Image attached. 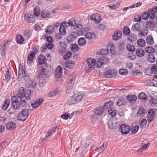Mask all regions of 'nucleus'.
<instances>
[{
    "instance_id": "nucleus-1",
    "label": "nucleus",
    "mask_w": 157,
    "mask_h": 157,
    "mask_svg": "<svg viewBox=\"0 0 157 157\" xmlns=\"http://www.w3.org/2000/svg\"><path fill=\"white\" fill-rule=\"evenodd\" d=\"M31 90L29 89L26 90L23 87L20 88L17 93L18 98L14 100L13 98L11 105L14 109H18L21 105L24 106L26 104L25 99L29 100L30 99Z\"/></svg>"
},
{
    "instance_id": "nucleus-2",
    "label": "nucleus",
    "mask_w": 157,
    "mask_h": 157,
    "mask_svg": "<svg viewBox=\"0 0 157 157\" xmlns=\"http://www.w3.org/2000/svg\"><path fill=\"white\" fill-rule=\"evenodd\" d=\"M47 73V69L42 66L37 76L38 78L40 79L39 85L41 86H44L48 79V75Z\"/></svg>"
},
{
    "instance_id": "nucleus-3",
    "label": "nucleus",
    "mask_w": 157,
    "mask_h": 157,
    "mask_svg": "<svg viewBox=\"0 0 157 157\" xmlns=\"http://www.w3.org/2000/svg\"><path fill=\"white\" fill-rule=\"evenodd\" d=\"M83 96L80 93L75 94L70 97L67 101L68 105H72L79 102L82 98Z\"/></svg>"
},
{
    "instance_id": "nucleus-4",
    "label": "nucleus",
    "mask_w": 157,
    "mask_h": 157,
    "mask_svg": "<svg viewBox=\"0 0 157 157\" xmlns=\"http://www.w3.org/2000/svg\"><path fill=\"white\" fill-rule=\"evenodd\" d=\"M45 39L48 43L42 46L41 48V51L44 54H45L47 57L49 56V53L47 52L49 50V36L46 34H44L42 36V38Z\"/></svg>"
},
{
    "instance_id": "nucleus-5",
    "label": "nucleus",
    "mask_w": 157,
    "mask_h": 157,
    "mask_svg": "<svg viewBox=\"0 0 157 157\" xmlns=\"http://www.w3.org/2000/svg\"><path fill=\"white\" fill-rule=\"evenodd\" d=\"M29 115V113L28 109H23L19 114L17 117V119L20 121H25L28 117Z\"/></svg>"
},
{
    "instance_id": "nucleus-6",
    "label": "nucleus",
    "mask_w": 157,
    "mask_h": 157,
    "mask_svg": "<svg viewBox=\"0 0 157 157\" xmlns=\"http://www.w3.org/2000/svg\"><path fill=\"white\" fill-rule=\"evenodd\" d=\"M130 130V128L129 126L122 124L120 126V131L122 134L125 135L129 132Z\"/></svg>"
},
{
    "instance_id": "nucleus-7",
    "label": "nucleus",
    "mask_w": 157,
    "mask_h": 157,
    "mask_svg": "<svg viewBox=\"0 0 157 157\" xmlns=\"http://www.w3.org/2000/svg\"><path fill=\"white\" fill-rule=\"evenodd\" d=\"M9 44L10 42L9 41H6L2 44L0 51L2 55L4 56L6 54V50L9 47Z\"/></svg>"
},
{
    "instance_id": "nucleus-8",
    "label": "nucleus",
    "mask_w": 157,
    "mask_h": 157,
    "mask_svg": "<svg viewBox=\"0 0 157 157\" xmlns=\"http://www.w3.org/2000/svg\"><path fill=\"white\" fill-rule=\"evenodd\" d=\"M62 24H63L66 27L71 26V27L74 26L76 24V21L73 18L70 19L68 22H66L65 21L62 22Z\"/></svg>"
},
{
    "instance_id": "nucleus-9",
    "label": "nucleus",
    "mask_w": 157,
    "mask_h": 157,
    "mask_svg": "<svg viewBox=\"0 0 157 157\" xmlns=\"http://www.w3.org/2000/svg\"><path fill=\"white\" fill-rule=\"evenodd\" d=\"M75 29L77 31L76 33L78 35H83L85 32V30L82 26L80 24H76L75 26Z\"/></svg>"
},
{
    "instance_id": "nucleus-10",
    "label": "nucleus",
    "mask_w": 157,
    "mask_h": 157,
    "mask_svg": "<svg viewBox=\"0 0 157 157\" xmlns=\"http://www.w3.org/2000/svg\"><path fill=\"white\" fill-rule=\"evenodd\" d=\"M60 47L58 50V53L63 55L66 53L67 49L66 48V46L65 44L63 43L60 42L59 43Z\"/></svg>"
},
{
    "instance_id": "nucleus-11",
    "label": "nucleus",
    "mask_w": 157,
    "mask_h": 157,
    "mask_svg": "<svg viewBox=\"0 0 157 157\" xmlns=\"http://www.w3.org/2000/svg\"><path fill=\"white\" fill-rule=\"evenodd\" d=\"M77 36L76 32H72L67 36V40L68 42H72L76 39Z\"/></svg>"
},
{
    "instance_id": "nucleus-12",
    "label": "nucleus",
    "mask_w": 157,
    "mask_h": 157,
    "mask_svg": "<svg viewBox=\"0 0 157 157\" xmlns=\"http://www.w3.org/2000/svg\"><path fill=\"white\" fill-rule=\"evenodd\" d=\"M25 72L26 70L25 66L23 64H20L18 71V75L20 76V77L22 78L24 76L26 77Z\"/></svg>"
},
{
    "instance_id": "nucleus-13",
    "label": "nucleus",
    "mask_w": 157,
    "mask_h": 157,
    "mask_svg": "<svg viewBox=\"0 0 157 157\" xmlns=\"http://www.w3.org/2000/svg\"><path fill=\"white\" fill-rule=\"evenodd\" d=\"M106 58V57L104 56L100 57L98 58L96 63V67H100L104 63H105Z\"/></svg>"
},
{
    "instance_id": "nucleus-14",
    "label": "nucleus",
    "mask_w": 157,
    "mask_h": 157,
    "mask_svg": "<svg viewBox=\"0 0 157 157\" xmlns=\"http://www.w3.org/2000/svg\"><path fill=\"white\" fill-rule=\"evenodd\" d=\"M90 19L96 23H99L101 20V16L98 13H95L92 15L90 17Z\"/></svg>"
},
{
    "instance_id": "nucleus-15",
    "label": "nucleus",
    "mask_w": 157,
    "mask_h": 157,
    "mask_svg": "<svg viewBox=\"0 0 157 157\" xmlns=\"http://www.w3.org/2000/svg\"><path fill=\"white\" fill-rule=\"evenodd\" d=\"M117 73L113 70H110L107 71L105 72V76L107 78H112L115 77Z\"/></svg>"
},
{
    "instance_id": "nucleus-16",
    "label": "nucleus",
    "mask_w": 157,
    "mask_h": 157,
    "mask_svg": "<svg viewBox=\"0 0 157 157\" xmlns=\"http://www.w3.org/2000/svg\"><path fill=\"white\" fill-rule=\"evenodd\" d=\"M146 59L150 63H154L155 61V57L153 53H149L146 55Z\"/></svg>"
},
{
    "instance_id": "nucleus-17",
    "label": "nucleus",
    "mask_w": 157,
    "mask_h": 157,
    "mask_svg": "<svg viewBox=\"0 0 157 157\" xmlns=\"http://www.w3.org/2000/svg\"><path fill=\"white\" fill-rule=\"evenodd\" d=\"M74 80L73 78L71 79L67 83V90L66 92L68 94L71 90L73 88L74 85Z\"/></svg>"
},
{
    "instance_id": "nucleus-18",
    "label": "nucleus",
    "mask_w": 157,
    "mask_h": 157,
    "mask_svg": "<svg viewBox=\"0 0 157 157\" xmlns=\"http://www.w3.org/2000/svg\"><path fill=\"white\" fill-rule=\"evenodd\" d=\"M155 116L154 111L151 110L148 112L147 115V120L149 122H151L154 120Z\"/></svg>"
},
{
    "instance_id": "nucleus-19",
    "label": "nucleus",
    "mask_w": 157,
    "mask_h": 157,
    "mask_svg": "<svg viewBox=\"0 0 157 157\" xmlns=\"http://www.w3.org/2000/svg\"><path fill=\"white\" fill-rule=\"evenodd\" d=\"M24 16L28 22L29 23H33L35 21L34 16L32 14H30L28 13L26 14Z\"/></svg>"
},
{
    "instance_id": "nucleus-20",
    "label": "nucleus",
    "mask_w": 157,
    "mask_h": 157,
    "mask_svg": "<svg viewBox=\"0 0 157 157\" xmlns=\"http://www.w3.org/2000/svg\"><path fill=\"white\" fill-rule=\"evenodd\" d=\"M43 101V100L42 98H40L36 100L34 103H31L32 106L34 109L36 108L42 104Z\"/></svg>"
},
{
    "instance_id": "nucleus-21",
    "label": "nucleus",
    "mask_w": 157,
    "mask_h": 157,
    "mask_svg": "<svg viewBox=\"0 0 157 157\" xmlns=\"http://www.w3.org/2000/svg\"><path fill=\"white\" fill-rule=\"evenodd\" d=\"M86 62L88 65L89 68H91L96 64V60L95 59H93L91 58H87Z\"/></svg>"
},
{
    "instance_id": "nucleus-22",
    "label": "nucleus",
    "mask_w": 157,
    "mask_h": 157,
    "mask_svg": "<svg viewBox=\"0 0 157 157\" xmlns=\"http://www.w3.org/2000/svg\"><path fill=\"white\" fill-rule=\"evenodd\" d=\"M6 126V129L8 130H12L15 129L16 127L15 123L13 122L7 123Z\"/></svg>"
},
{
    "instance_id": "nucleus-23",
    "label": "nucleus",
    "mask_w": 157,
    "mask_h": 157,
    "mask_svg": "<svg viewBox=\"0 0 157 157\" xmlns=\"http://www.w3.org/2000/svg\"><path fill=\"white\" fill-rule=\"evenodd\" d=\"M147 112V111L144 108L140 107L137 111L136 114L138 116H143Z\"/></svg>"
},
{
    "instance_id": "nucleus-24",
    "label": "nucleus",
    "mask_w": 157,
    "mask_h": 157,
    "mask_svg": "<svg viewBox=\"0 0 157 157\" xmlns=\"http://www.w3.org/2000/svg\"><path fill=\"white\" fill-rule=\"evenodd\" d=\"M122 36V33L120 31L115 32L113 35V39L114 40H118Z\"/></svg>"
},
{
    "instance_id": "nucleus-25",
    "label": "nucleus",
    "mask_w": 157,
    "mask_h": 157,
    "mask_svg": "<svg viewBox=\"0 0 157 157\" xmlns=\"http://www.w3.org/2000/svg\"><path fill=\"white\" fill-rule=\"evenodd\" d=\"M75 65V62L71 60H68L65 63V66L67 68L69 69L74 67Z\"/></svg>"
},
{
    "instance_id": "nucleus-26",
    "label": "nucleus",
    "mask_w": 157,
    "mask_h": 157,
    "mask_svg": "<svg viewBox=\"0 0 157 157\" xmlns=\"http://www.w3.org/2000/svg\"><path fill=\"white\" fill-rule=\"evenodd\" d=\"M55 74L58 78L60 77L62 73V68L60 65L58 66L55 71Z\"/></svg>"
},
{
    "instance_id": "nucleus-27",
    "label": "nucleus",
    "mask_w": 157,
    "mask_h": 157,
    "mask_svg": "<svg viewBox=\"0 0 157 157\" xmlns=\"http://www.w3.org/2000/svg\"><path fill=\"white\" fill-rule=\"evenodd\" d=\"M35 56V54L32 52L30 53L28 57V59L27 60V63L29 66L31 65V64L33 63V59Z\"/></svg>"
},
{
    "instance_id": "nucleus-28",
    "label": "nucleus",
    "mask_w": 157,
    "mask_h": 157,
    "mask_svg": "<svg viewBox=\"0 0 157 157\" xmlns=\"http://www.w3.org/2000/svg\"><path fill=\"white\" fill-rule=\"evenodd\" d=\"M113 105V102L111 101L107 102L104 104L103 106V108L104 109H107V110L110 109H112V106Z\"/></svg>"
},
{
    "instance_id": "nucleus-29",
    "label": "nucleus",
    "mask_w": 157,
    "mask_h": 157,
    "mask_svg": "<svg viewBox=\"0 0 157 157\" xmlns=\"http://www.w3.org/2000/svg\"><path fill=\"white\" fill-rule=\"evenodd\" d=\"M104 109L102 106H100L94 110L95 114L98 116H100L104 112Z\"/></svg>"
},
{
    "instance_id": "nucleus-30",
    "label": "nucleus",
    "mask_w": 157,
    "mask_h": 157,
    "mask_svg": "<svg viewBox=\"0 0 157 157\" xmlns=\"http://www.w3.org/2000/svg\"><path fill=\"white\" fill-rule=\"evenodd\" d=\"M85 36L86 39L90 40H92L95 37V33L93 32L87 33L85 34Z\"/></svg>"
},
{
    "instance_id": "nucleus-31",
    "label": "nucleus",
    "mask_w": 157,
    "mask_h": 157,
    "mask_svg": "<svg viewBox=\"0 0 157 157\" xmlns=\"http://www.w3.org/2000/svg\"><path fill=\"white\" fill-rule=\"evenodd\" d=\"M141 29V25L139 23H136L132 26L131 29L133 31H138L139 32Z\"/></svg>"
},
{
    "instance_id": "nucleus-32",
    "label": "nucleus",
    "mask_w": 157,
    "mask_h": 157,
    "mask_svg": "<svg viewBox=\"0 0 157 157\" xmlns=\"http://www.w3.org/2000/svg\"><path fill=\"white\" fill-rule=\"evenodd\" d=\"M24 39L21 35H17L16 36V41L18 44H21L23 43Z\"/></svg>"
},
{
    "instance_id": "nucleus-33",
    "label": "nucleus",
    "mask_w": 157,
    "mask_h": 157,
    "mask_svg": "<svg viewBox=\"0 0 157 157\" xmlns=\"http://www.w3.org/2000/svg\"><path fill=\"white\" fill-rule=\"evenodd\" d=\"M149 17L151 19H154L155 18V13L154 11L152 9H150L148 10V12Z\"/></svg>"
},
{
    "instance_id": "nucleus-34",
    "label": "nucleus",
    "mask_w": 157,
    "mask_h": 157,
    "mask_svg": "<svg viewBox=\"0 0 157 157\" xmlns=\"http://www.w3.org/2000/svg\"><path fill=\"white\" fill-rule=\"evenodd\" d=\"M142 4V2H138L135 4H132L129 7L124 8L123 9V10L125 11L129 9L139 7Z\"/></svg>"
},
{
    "instance_id": "nucleus-35",
    "label": "nucleus",
    "mask_w": 157,
    "mask_h": 157,
    "mask_svg": "<svg viewBox=\"0 0 157 157\" xmlns=\"http://www.w3.org/2000/svg\"><path fill=\"white\" fill-rule=\"evenodd\" d=\"M116 123L114 121L110 120L108 124L109 128L112 129L116 128L117 127Z\"/></svg>"
},
{
    "instance_id": "nucleus-36",
    "label": "nucleus",
    "mask_w": 157,
    "mask_h": 157,
    "mask_svg": "<svg viewBox=\"0 0 157 157\" xmlns=\"http://www.w3.org/2000/svg\"><path fill=\"white\" fill-rule=\"evenodd\" d=\"M61 90L60 88H57L56 90H53L51 93L50 94V97L54 98L56 95L61 93Z\"/></svg>"
},
{
    "instance_id": "nucleus-37",
    "label": "nucleus",
    "mask_w": 157,
    "mask_h": 157,
    "mask_svg": "<svg viewBox=\"0 0 157 157\" xmlns=\"http://www.w3.org/2000/svg\"><path fill=\"white\" fill-rule=\"evenodd\" d=\"M156 24V22L154 21H147L146 23V25L147 28L148 27L149 28H153Z\"/></svg>"
},
{
    "instance_id": "nucleus-38",
    "label": "nucleus",
    "mask_w": 157,
    "mask_h": 157,
    "mask_svg": "<svg viewBox=\"0 0 157 157\" xmlns=\"http://www.w3.org/2000/svg\"><path fill=\"white\" fill-rule=\"evenodd\" d=\"M60 26V27L59 29V32L62 35H65L66 33L65 26L64 25L62 24L61 23Z\"/></svg>"
},
{
    "instance_id": "nucleus-39",
    "label": "nucleus",
    "mask_w": 157,
    "mask_h": 157,
    "mask_svg": "<svg viewBox=\"0 0 157 157\" xmlns=\"http://www.w3.org/2000/svg\"><path fill=\"white\" fill-rule=\"evenodd\" d=\"M136 54L139 57H142L144 54V52L141 48L137 49L136 50Z\"/></svg>"
},
{
    "instance_id": "nucleus-40",
    "label": "nucleus",
    "mask_w": 157,
    "mask_h": 157,
    "mask_svg": "<svg viewBox=\"0 0 157 157\" xmlns=\"http://www.w3.org/2000/svg\"><path fill=\"white\" fill-rule=\"evenodd\" d=\"M45 58L43 55H40L39 56L38 61L40 64H43L45 63Z\"/></svg>"
},
{
    "instance_id": "nucleus-41",
    "label": "nucleus",
    "mask_w": 157,
    "mask_h": 157,
    "mask_svg": "<svg viewBox=\"0 0 157 157\" xmlns=\"http://www.w3.org/2000/svg\"><path fill=\"white\" fill-rule=\"evenodd\" d=\"M10 103V101L9 99H7L6 100L2 105V109L4 110H6L8 108L9 105Z\"/></svg>"
},
{
    "instance_id": "nucleus-42",
    "label": "nucleus",
    "mask_w": 157,
    "mask_h": 157,
    "mask_svg": "<svg viewBox=\"0 0 157 157\" xmlns=\"http://www.w3.org/2000/svg\"><path fill=\"white\" fill-rule=\"evenodd\" d=\"M128 39L129 41L132 42L136 40V36L134 34L132 33L129 35Z\"/></svg>"
},
{
    "instance_id": "nucleus-43",
    "label": "nucleus",
    "mask_w": 157,
    "mask_h": 157,
    "mask_svg": "<svg viewBox=\"0 0 157 157\" xmlns=\"http://www.w3.org/2000/svg\"><path fill=\"white\" fill-rule=\"evenodd\" d=\"M146 40L147 43L149 45L152 44L154 43L153 39L152 36H147L146 39Z\"/></svg>"
},
{
    "instance_id": "nucleus-44",
    "label": "nucleus",
    "mask_w": 157,
    "mask_h": 157,
    "mask_svg": "<svg viewBox=\"0 0 157 157\" xmlns=\"http://www.w3.org/2000/svg\"><path fill=\"white\" fill-rule=\"evenodd\" d=\"M6 78V80L7 82H8L10 79L11 77L12 78V79H13L12 77V75H11L10 72H9V71L7 70L6 71V75H5Z\"/></svg>"
},
{
    "instance_id": "nucleus-45",
    "label": "nucleus",
    "mask_w": 157,
    "mask_h": 157,
    "mask_svg": "<svg viewBox=\"0 0 157 157\" xmlns=\"http://www.w3.org/2000/svg\"><path fill=\"white\" fill-rule=\"evenodd\" d=\"M126 102L124 98L121 97L119 99V101L117 102V105L118 106H121V105L125 104Z\"/></svg>"
},
{
    "instance_id": "nucleus-46",
    "label": "nucleus",
    "mask_w": 157,
    "mask_h": 157,
    "mask_svg": "<svg viewBox=\"0 0 157 157\" xmlns=\"http://www.w3.org/2000/svg\"><path fill=\"white\" fill-rule=\"evenodd\" d=\"M108 113L110 115L111 117H114L116 115V112L113 108L110 109L108 110Z\"/></svg>"
},
{
    "instance_id": "nucleus-47",
    "label": "nucleus",
    "mask_w": 157,
    "mask_h": 157,
    "mask_svg": "<svg viewBox=\"0 0 157 157\" xmlns=\"http://www.w3.org/2000/svg\"><path fill=\"white\" fill-rule=\"evenodd\" d=\"M115 47L112 44H110L107 47V49L109 53H113L114 52Z\"/></svg>"
},
{
    "instance_id": "nucleus-48",
    "label": "nucleus",
    "mask_w": 157,
    "mask_h": 157,
    "mask_svg": "<svg viewBox=\"0 0 157 157\" xmlns=\"http://www.w3.org/2000/svg\"><path fill=\"white\" fill-rule=\"evenodd\" d=\"M136 98V97L134 95H129L127 96V99L128 101L132 103L135 102Z\"/></svg>"
},
{
    "instance_id": "nucleus-49",
    "label": "nucleus",
    "mask_w": 157,
    "mask_h": 157,
    "mask_svg": "<svg viewBox=\"0 0 157 157\" xmlns=\"http://www.w3.org/2000/svg\"><path fill=\"white\" fill-rule=\"evenodd\" d=\"M145 50L146 52L148 54L153 53L155 52V49L151 47L150 46L145 48Z\"/></svg>"
},
{
    "instance_id": "nucleus-50",
    "label": "nucleus",
    "mask_w": 157,
    "mask_h": 157,
    "mask_svg": "<svg viewBox=\"0 0 157 157\" xmlns=\"http://www.w3.org/2000/svg\"><path fill=\"white\" fill-rule=\"evenodd\" d=\"M147 30L146 29H140L139 35L141 36H146L147 35Z\"/></svg>"
},
{
    "instance_id": "nucleus-51",
    "label": "nucleus",
    "mask_w": 157,
    "mask_h": 157,
    "mask_svg": "<svg viewBox=\"0 0 157 157\" xmlns=\"http://www.w3.org/2000/svg\"><path fill=\"white\" fill-rule=\"evenodd\" d=\"M78 43L80 46H82L85 45L86 43V41L85 38L81 37L78 40Z\"/></svg>"
},
{
    "instance_id": "nucleus-52",
    "label": "nucleus",
    "mask_w": 157,
    "mask_h": 157,
    "mask_svg": "<svg viewBox=\"0 0 157 157\" xmlns=\"http://www.w3.org/2000/svg\"><path fill=\"white\" fill-rule=\"evenodd\" d=\"M137 44L138 46L140 47H144L145 44V42L144 40L142 39H139L137 41Z\"/></svg>"
},
{
    "instance_id": "nucleus-53",
    "label": "nucleus",
    "mask_w": 157,
    "mask_h": 157,
    "mask_svg": "<svg viewBox=\"0 0 157 157\" xmlns=\"http://www.w3.org/2000/svg\"><path fill=\"white\" fill-rule=\"evenodd\" d=\"M147 123V121L146 119H144L141 120L140 122V125L141 128H145Z\"/></svg>"
},
{
    "instance_id": "nucleus-54",
    "label": "nucleus",
    "mask_w": 157,
    "mask_h": 157,
    "mask_svg": "<svg viewBox=\"0 0 157 157\" xmlns=\"http://www.w3.org/2000/svg\"><path fill=\"white\" fill-rule=\"evenodd\" d=\"M40 8L39 7H35L33 10V14L36 17H38L40 15Z\"/></svg>"
},
{
    "instance_id": "nucleus-55",
    "label": "nucleus",
    "mask_w": 157,
    "mask_h": 157,
    "mask_svg": "<svg viewBox=\"0 0 157 157\" xmlns=\"http://www.w3.org/2000/svg\"><path fill=\"white\" fill-rule=\"evenodd\" d=\"M138 97L140 99H143L145 100H147V99L146 95L143 92L140 93Z\"/></svg>"
},
{
    "instance_id": "nucleus-56",
    "label": "nucleus",
    "mask_w": 157,
    "mask_h": 157,
    "mask_svg": "<svg viewBox=\"0 0 157 157\" xmlns=\"http://www.w3.org/2000/svg\"><path fill=\"white\" fill-rule=\"evenodd\" d=\"M57 126L56 125L54 124L52 127H51L50 130V136L52 135L55 132Z\"/></svg>"
},
{
    "instance_id": "nucleus-57",
    "label": "nucleus",
    "mask_w": 157,
    "mask_h": 157,
    "mask_svg": "<svg viewBox=\"0 0 157 157\" xmlns=\"http://www.w3.org/2000/svg\"><path fill=\"white\" fill-rule=\"evenodd\" d=\"M78 48L79 47L78 45L76 44H73L71 46V50L74 52H76L78 50Z\"/></svg>"
},
{
    "instance_id": "nucleus-58",
    "label": "nucleus",
    "mask_w": 157,
    "mask_h": 157,
    "mask_svg": "<svg viewBox=\"0 0 157 157\" xmlns=\"http://www.w3.org/2000/svg\"><path fill=\"white\" fill-rule=\"evenodd\" d=\"M149 101L151 103L153 104H157V99L154 98V97L151 95L149 96Z\"/></svg>"
},
{
    "instance_id": "nucleus-59",
    "label": "nucleus",
    "mask_w": 157,
    "mask_h": 157,
    "mask_svg": "<svg viewBox=\"0 0 157 157\" xmlns=\"http://www.w3.org/2000/svg\"><path fill=\"white\" fill-rule=\"evenodd\" d=\"M128 50L131 52H133L135 50L134 46L131 44H128L127 45Z\"/></svg>"
},
{
    "instance_id": "nucleus-60",
    "label": "nucleus",
    "mask_w": 157,
    "mask_h": 157,
    "mask_svg": "<svg viewBox=\"0 0 157 157\" xmlns=\"http://www.w3.org/2000/svg\"><path fill=\"white\" fill-rule=\"evenodd\" d=\"M71 53L69 52H68L67 53L63 54V58L64 59H67L69 58L71 56Z\"/></svg>"
},
{
    "instance_id": "nucleus-61",
    "label": "nucleus",
    "mask_w": 157,
    "mask_h": 157,
    "mask_svg": "<svg viewBox=\"0 0 157 157\" xmlns=\"http://www.w3.org/2000/svg\"><path fill=\"white\" fill-rule=\"evenodd\" d=\"M49 14L48 12L45 11H42L41 13V16L42 18H45L49 16Z\"/></svg>"
},
{
    "instance_id": "nucleus-62",
    "label": "nucleus",
    "mask_w": 157,
    "mask_h": 157,
    "mask_svg": "<svg viewBox=\"0 0 157 157\" xmlns=\"http://www.w3.org/2000/svg\"><path fill=\"white\" fill-rule=\"evenodd\" d=\"M130 32V29L127 27H125L123 29V33L125 35H128Z\"/></svg>"
},
{
    "instance_id": "nucleus-63",
    "label": "nucleus",
    "mask_w": 157,
    "mask_h": 157,
    "mask_svg": "<svg viewBox=\"0 0 157 157\" xmlns=\"http://www.w3.org/2000/svg\"><path fill=\"white\" fill-rule=\"evenodd\" d=\"M139 129V126H138L136 125L135 126H133L132 127L131 129L132 132L133 133L135 134L137 132Z\"/></svg>"
},
{
    "instance_id": "nucleus-64",
    "label": "nucleus",
    "mask_w": 157,
    "mask_h": 157,
    "mask_svg": "<svg viewBox=\"0 0 157 157\" xmlns=\"http://www.w3.org/2000/svg\"><path fill=\"white\" fill-rule=\"evenodd\" d=\"M152 72L154 74H157V65L153 64L151 69Z\"/></svg>"
}]
</instances>
